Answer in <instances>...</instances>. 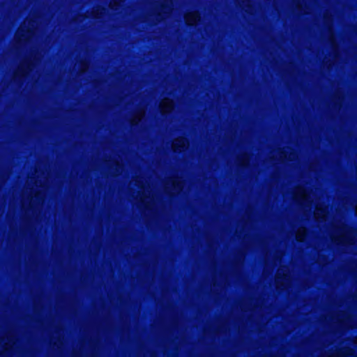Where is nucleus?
I'll use <instances>...</instances> for the list:
<instances>
[{"instance_id": "f03ea898", "label": "nucleus", "mask_w": 357, "mask_h": 357, "mask_svg": "<svg viewBox=\"0 0 357 357\" xmlns=\"http://www.w3.org/2000/svg\"><path fill=\"white\" fill-rule=\"evenodd\" d=\"M165 104L167 105V108L162 109L165 112H167L172 108V102L170 100H164L162 102V105H165Z\"/></svg>"}, {"instance_id": "f257e3e1", "label": "nucleus", "mask_w": 357, "mask_h": 357, "mask_svg": "<svg viewBox=\"0 0 357 357\" xmlns=\"http://www.w3.org/2000/svg\"><path fill=\"white\" fill-rule=\"evenodd\" d=\"M188 24L192 25L198 20V15L196 13H189L185 17Z\"/></svg>"}]
</instances>
